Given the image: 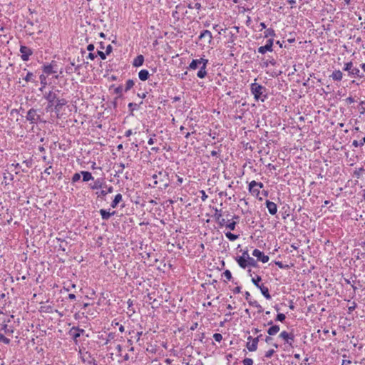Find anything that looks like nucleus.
Segmentation results:
<instances>
[{
	"label": "nucleus",
	"mask_w": 365,
	"mask_h": 365,
	"mask_svg": "<svg viewBox=\"0 0 365 365\" xmlns=\"http://www.w3.org/2000/svg\"><path fill=\"white\" fill-rule=\"evenodd\" d=\"M207 63L208 60L204 58H200V59H193L189 64L187 68L189 70H196L199 68L200 70L198 71L197 76L200 78H204L207 75L206 68Z\"/></svg>",
	"instance_id": "obj_1"
},
{
	"label": "nucleus",
	"mask_w": 365,
	"mask_h": 365,
	"mask_svg": "<svg viewBox=\"0 0 365 365\" xmlns=\"http://www.w3.org/2000/svg\"><path fill=\"white\" fill-rule=\"evenodd\" d=\"M153 178L155 180V185L161 183L165 189L170 185L168 173L165 170H160L158 173L154 174Z\"/></svg>",
	"instance_id": "obj_2"
},
{
	"label": "nucleus",
	"mask_w": 365,
	"mask_h": 365,
	"mask_svg": "<svg viewBox=\"0 0 365 365\" xmlns=\"http://www.w3.org/2000/svg\"><path fill=\"white\" fill-rule=\"evenodd\" d=\"M236 261L238 263L239 266L242 269H245L249 266L257 267L258 265L257 261L251 257H247V259L237 257Z\"/></svg>",
	"instance_id": "obj_3"
},
{
	"label": "nucleus",
	"mask_w": 365,
	"mask_h": 365,
	"mask_svg": "<svg viewBox=\"0 0 365 365\" xmlns=\"http://www.w3.org/2000/svg\"><path fill=\"white\" fill-rule=\"evenodd\" d=\"M343 70L348 71L349 76L351 77H364V76L361 74L359 69L353 66V63L351 61L346 63Z\"/></svg>",
	"instance_id": "obj_4"
},
{
	"label": "nucleus",
	"mask_w": 365,
	"mask_h": 365,
	"mask_svg": "<svg viewBox=\"0 0 365 365\" xmlns=\"http://www.w3.org/2000/svg\"><path fill=\"white\" fill-rule=\"evenodd\" d=\"M26 119L31 124H37L41 121V115L38 113L37 110L35 108H31L27 111Z\"/></svg>",
	"instance_id": "obj_5"
},
{
	"label": "nucleus",
	"mask_w": 365,
	"mask_h": 365,
	"mask_svg": "<svg viewBox=\"0 0 365 365\" xmlns=\"http://www.w3.org/2000/svg\"><path fill=\"white\" fill-rule=\"evenodd\" d=\"M265 90V87L259 84L255 83L251 85V91L256 100H259L261 98V96H262Z\"/></svg>",
	"instance_id": "obj_6"
},
{
	"label": "nucleus",
	"mask_w": 365,
	"mask_h": 365,
	"mask_svg": "<svg viewBox=\"0 0 365 365\" xmlns=\"http://www.w3.org/2000/svg\"><path fill=\"white\" fill-rule=\"evenodd\" d=\"M279 337L284 341V344H287L292 347L293 346L294 335L292 333L283 331L279 334Z\"/></svg>",
	"instance_id": "obj_7"
},
{
	"label": "nucleus",
	"mask_w": 365,
	"mask_h": 365,
	"mask_svg": "<svg viewBox=\"0 0 365 365\" xmlns=\"http://www.w3.org/2000/svg\"><path fill=\"white\" fill-rule=\"evenodd\" d=\"M21 58L24 61H27L29 57L33 55L34 52L31 48L26 46H20Z\"/></svg>",
	"instance_id": "obj_8"
},
{
	"label": "nucleus",
	"mask_w": 365,
	"mask_h": 365,
	"mask_svg": "<svg viewBox=\"0 0 365 365\" xmlns=\"http://www.w3.org/2000/svg\"><path fill=\"white\" fill-rule=\"evenodd\" d=\"M44 98L48 101V105L47 106V110L55 106L56 100H57V94L56 92L50 91L48 93H46L44 95Z\"/></svg>",
	"instance_id": "obj_9"
},
{
	"label": "nucleus",
	"mask_w": 365,
	"mask_h": 365,
	"mask_svg": "<svg viewBox=\"0 0 365 365\" xmlns=\"http://www.w3.org/2000/svg\"><path fill=\"white\" fill-rule=\"evenodd\" d=\"M85 332V330L83 329H80L77 327H73L70 331L69 334L73 338V341L76 344L78 343L77 339L81 336Z\"/></svg>",
	"instance_id": "obj_10"
},
{
	"label": "nucleus",
	"mask_w": 365,
	"mask_h": 365,
	"mask_svg": "<svg viewBox=\"0 0 365 365\" xmlns=\"http://www.w3.org/2000/svg\"><path fill=\"white\" fill-rule=\"evenodd\" d=\"M252 255L255 257L257 260L261 261L263 263H266L269 261V257L265 255L262 251L258 249H255L252 252Z\"/></svg>",
	"instance_id": "obj_11"
},
{
	"label": "nucleus",
	"mask_w": 365,
	"mask_h": 365,
	"mask_svg": "<svg viewBox=\"0 0 365 365\" xmlns=\"http://www.w3.org/2000/svg\"><path fill=\"white\" fill-rule=\"evenodd\" d=\"M247 340L249 341L246 345V347L247 348V349L250 351H256L257 349V344H258L257 339H254V338H252V336H249L247 337Z\"/></svg>",
	"instance_id": "obj_12"
},
{
	"label": "nucleus",
	"mask_w": 365,
	"mask_h": 365,
	"mask_svg": "<svg viewBox=\"0 0 365 365\" xmlns=\"http://www.w3.org/2000/svg\"><path fill=\"white\" fill-rule=\"evenodd\" d=\"M247 340L249 341L246 345V347L247 348V349L250 351H256L257 349V344H258L257 339H254V338H252V336H249L247 337Z\"/></svg>",
	"instance_id": "obj_13"
},
{
	"label": "nucleus",
	"mask_w": 365,
	"mask_h": 365,
	"mask_svg": "<svg viewBox=\"0 0 365 365\" xmlns=\"http://www.w3.org/2000/svg\"><path fill=\"white\" fill-rule=\"evenodd\" d=\"M265 204H266V207H267L269 212L271 215H275L277 213V205L274 202H271L269 200H267Z\"/></svg>",
	"instance_id": "obj_14"
},
{
	"label": "nucleus",
	"mask_w": 365,
	"mask_h": 365,
	"mask_svg": "<svg viewBox=\"0 0 365 365\" xmlns=\"http://www.w3.org/2000/svg\"><path fill=\"white\" fill-rule=\"evenodd\" d=\"M81 65H76L73 62L71 63L69 66H67L65 68L66 73L72 74L73 73L79 71Z\"/></svg>",
	"instance_id": "obj_15"
},
{
	"label": "nucleus",
	"mask_w": 365,
	"mask_h": 365,
	"mask_svg": "<svg viewBox=\"0 0 365 365\" xmlns=\"http://www.w3.org/2000/svg\"><path fill=\"white\" fill-rule=\"evenodd\" d=\"M268 325H272L267 330V333L270 336L275 335L277 334L279 330V325H272V321H270L267 323Z\"/></svg>",
	"instance_id": "obj_16"
},
{
	"label": "nucleus",
	"mask_w": 365,
	"mask_h": 365,
	"mask_svg": "<svg viewBox=\"0 0 365 365\" xmlns=\"http://www.w3.org/2000/svg\"><path fill=\"white\" fill-rule=\"evenodd\" d=\"M203 38H207L209 43L212 42L213 38L212 33L209 30H204L200 33L199 39H202Z\"/></svg>",
	"instance_id": "obj_17"
},
{
	"label": "nucleus",
	"mask_w": 365,
	"mask_h": 365,
	"mask_svg": "<svg viewBox=\"0 0 365 365\" xmlns=\"http://www.w3.org/2000/svg\"><path fill=\"white\" fill-rule=\"evenodd\" d=\"M330 77L334 80L336 81H340L342 80L343 78V73L340 70H335L332 72Z\"/></svg>",
	"instance_id": "obj_18"
},
{
	"label": "nucleus",
	"mask_w": 365,
	"mask_h": 365,
	"mask_svg": "<svg viewBox=\"0 0 365 365\" xmlns=\"http://www.w3.org/2000/svg\"><path fill=\"white\" fill-rule=\"evenodd\" d=\"M144 62V57L143 55H138L137 56L133 61V66L134 67H139L141 66L143 64Z\"/></svg>",
	"instance_id": "obj_19"
},
{
	"label": "nucleus",
	"mask_w": 365,
	"mask_h": 365,
	"mask_svg": "<svg viewBox=\"0 0 365 365\" xmlns=\"http://www.w3.org/2000/svg\"><path fill=\"white\" fill-rule=\"evenodd\" d=\"M258 288L260 289L261 293L267 299H270L272 298L271 295L269 294L268 287L264 286V284H262Z\"/></svg>",
	"instance_id": "obj_20"
},
{
	"label": "nucleus",
	"mask_w": 365,
	"mask_h": 365,
	"mask_svg": "<svg viewBox=\"0 0 365 365\" xmlns=\"http://www.w3.org/2000/svg\"><path fill=\"white\" fill-rule=\"evenodd\" d=\"M89 186L91 190H97L98 188H102L103 187V180L98 178L96 180H95L93 184H90Z\"/></svg>",
	"instance_id": "obj_21"
},
{
	"label": "nucleus",
	"mask_w": 365,
	"mask_h": 365,
	"mask_svg": "<svg viewBox=\"0 0 365 365\" xmlns=\"http://www.w3.org/2000/svg\"><path fill=\"white\" fill-rule=\"evenodd\" d=\"M66 103H67V101L66 99H64V98L58 99L57 98L56 104L54 106L55 110L56 111H59L61 110V108H62V106H65Z\"/></svg>",
	"instance_id": "obj_22"
},
{
	"label": "nucleus",
	"mask_w": 365,
	"mask_h": 365,
	"mask_svg": "<svg viewBox=\"0 0 365 365\" xmlns=\"http://www.w3.org/2000/svg\"><path fill=\"white\" fill-rule=\"evenodd\" d=\"M113 192V186H108L106 187V190H102L100 192H97L96 194L98 197H104L108 193H111Z\"/></svg>",
	"instance_id": "obj_23"
},
{
	"label": "nucleus",
	"mask_w": 365,
	"mask_h": 365,
	"mask_svg": "<svg viewBox=\"0 0 365 365\" xmlns=\"http://www.w3.org/2000/svg\"><path fill=\"white\" fill-rule=\"evenodd\" d=\"M99 212H100L102 219L104 220H108L112 215H113L115 214L114 211L113 212H109L103 209L100 210Z\"/></svg>",
	"instance_id": "obj_24"
},
{
	"label": "nucleus",
	"mask_w": 365,
	"mask_h": 365,
	"mask_svg": "<svg viewBox=\"0 0 365 365\" xmlns=\"http://www.w3.org/2000/svg\"><path fill=\"white\" fill-rule=\"evenodd\" d=\"M122 200H123V196H122V195H121V194H120V193H119V194H117V195L115 196V197H114L113 200V201H112V202H111V205H111V207H112L113 208L116 207H117V205H118V204L120 202H121V201H122Z\"/></svg>",
	"instance_id": "obj_25"
},
{
	"label": "nucleus",
	"mask_w": 365,
	"mask_h": 365,
	"mask_svg": "<svg viewBox=\"0 0 365 365\" xmlns=\"http://www.w3.org/2000/svg\"><path fill=\"white\" fill-rule=\"evenodd\" d=\"M138 77L143 81H146L149 77L148 71H147L145 69H143V70L140 71V72L138 73Z\"/></svg>",
	"instance_id": "obj_26"
},
{
	"label": "nucleus",
	"mask_w": 365,
	"mask_h": 365,
	"mask_svg": "<svg viewBox=\"0 0 365 365\" xmlns=\"http://www.w3.org/2000/svg\"><path fill=\"white\" fill-rule=\"evenodd\" d=\"M81 174L83 177V181L84 182H88L93 179L92 174L88 171H81Z\"/></svg>",
	"instance_id": "obj_27"
},
{
	"label": "nucleus",
	"mask_w": 365,
	"mask_h": 365,
	"mask_svg": "<svg viewBox=\"0 0 365 365\" xmlns=\"http://www.w3.org/2000/svg\"><path fill=\"white\" fill-rule=\"evenodd\" d=\"M43 71L47 75H51L56 73V71L53 70V66L51 64L45 65L43 68Z\"/></svg>",
	"instance_id": "obj_28"
},
{
	"label": "nucleus",
	"mask_w": 365,
	"mask_h": 365,
	"mask_svg": "<svg viewBox=\"0 0 365 365\" xmlns=\"http://www.w3.org/2000/svg\"><path fill=\"white\" fill-rule=\"evenodd\" d=\"M264 38H267V37H274L275 36V31L272 29V28H269V29H267L264 31Z\"/></svg>",
	"instance_id": "obj_29"
},
{
	"label": "nucleus",
	"mask_w": 365,
	"mask_h": 365,
	"mask_svg": "<svg viewBox=\"0 0 365 365\" xmlns=\"http://www.w3.org/2000/svg\"><path fill=\"white\" fill-rule=\"evenodd\" d=\"M134 86V81L132 79H129L125 83V87L124 89L125 92H128L129 90H130Z\"/></svg>",
	"instance_id": "obj_30"
},
{
	"label": "nucleus",
	"mask_w": 365,
	"mask_h": 365,
	"mask_svg": "<svg viewBox=\"0 0 365 365\" xmlns=\"http://www.w3.org/2000/svg\"><path fill=\"white\" fill-rule=\"evenodd\" d=\"M215 213L213 215V217H215V220H220V218L222 217V210H218L217 208H215Z\"/></svg>",
	"instance_id": "obj_31"
},
{
	"label": "nucleus",
	"mask_w": 365,
	"mask_h": 365,
	"mask_svg": "<svg viewBox=\"0 0 365 365\" xmlns=\"http://www.w3.org/2000/svg\"><path fill=\"white\" fill-rule=\"evenodd\" d=\"M187 7L190 9H195L197 10H200L201 4L200 3H197V2H196V3L190 2V3L188 4Z\"/></svg>",
	"instance_id": "obj_32"
},
{
	"label": "nucleus",
	"mask_w": 365,
	"mask_h": 365,
	"mask_svg": "<svg viewBox=\"0 0 365 365\" xmlns=\"http://www.w3.org/2000/svg\"><path fill=\"white\" fill-rule=\"evenodd\" d=\"M365 144V137H364L359 142L354 140L352 142V145L355 148L363 146Z\"/></svg>",
	"instance_id": "obj_33"
},
{
	"label": "nucleus",
	"mask_w": 365,
	"mask_h": 365,
	"mask_svg": "<svg viewBox=\"0 0 365 365\" xmlns=\"http://www.w3.org/2000/svg\"><path fill=\"white\" fill-rule=\"evenodd\" d=\"M225 236L227 237V239H229L230 241H235L236 240L238 237H239V235H235V234H232L230 232H227L225 233Z\"/></svg>",
	"instance_id": "obj_34"
},
{
	"label": "nucleus",
	"mask_w": 365,
	"mask_h": 365,
	"mask_svg": "<svg viewBox=\"0 0 365 365\" xmlns=\"http://www.w3.org/2000/svg\"><path fill=\"white\" fill-rule=\"evenodd\" d=\"M237 222L235 221H227L226 224V227L230 229V230H234L235 229Z\"/></svg>",
	"instance_id": "obj_35"
},
{
	"label": "nucleus",
	"mask_w": 365,
	"mask_h": 365,
	"mask_svg": "<svg viewBox=\"0 0 365 365\" xmlns=\"http://www.w3.org/2000/svg\"><path fill=\"white\" fill-rule=\"evenodd\" d=\"M249 191L252 193V195L257 197L259 194V189L256 186H252V189L249 186Z\"/></svg>",
	"instance_id": "obj_36"
},
{
	"label": "nucleus",
	"mask_w": 365,
	"mask_h": 365,
	"mask_svg": "<svg viewBox=\"0 0 365 365\" xmlns=\"http://www.w3.org/2000/svg\"><path fill=\"white\" fill-rule=\"evenodd\" d=\"M252 186L258 187V188H262L263 187V183L260 182H256L255 180H252L250 182V187L251 189H252Z\"/></svg>",
	"instance_id": "obj_37"
},
{
	"label": "nucleus",
	"mask_w": 365,
	"mask_h": 365,
	"mask_svg": "<svg viewBox=\"0 0 365 365\" xmlns=\"http://www.w3.org/2000/svg\"><path fill=\"white\" fill-rule=\"evenodd\" d=\"M257 51L259 53L264 54L266 52L269 51V48L267 45L258 48Z\"/></svg>",
	"instance_id": "obj_38"
},
{
	"label": "nucleus",
	"mask_w": 365,
	"mask_h": 365,
	"mask_svg": "<svg viewBox=\"0 0 365 365\" xmlns=\"http://www.w3.org/2000/svg\"><path fill=\"white\" fill-rule=\"evenodd\" d=\"M269 64L272 66H274L276 64V61L273 58L267 59V61L263 62V66L264 67H268Z\"/></svg>",
	"instance_id": "obj_39"
},
{
	"label": "nucleus",
	"mask_w": 365,
	"mask_h": 365,
	"mask_svg": "<svg viewBox=\"0 0 365 365\" xmlns=\"http://www.w3.org/2000/svg\"><path fill=\"white\" fill-rule=\"evenodd\" d=\"M262 280L261 277L257 276L256 277L252 278V283L258 288L261 284H259V282Z\"/></svg>",
	"instance_id": "obj_40"
},
{
	"label": "nucleus",
	"mask_w": 365,
	"mask_h": 365,
	"mask_svg": "<svg viewBox=\"0 0 365 365\" xmlns=\"http://www.w3.org/2000/svg\"><path fill=\"white\" fill-rule=\"evenodd\" d=\"M34 75L31 72H28L25 78H24L26 82L34 81Z\"/></svg>",
	"instance_id": "obj_41"
},
{
	"label": "nucleus",
	"mask_w": 365,
	"mask_h": 365,
	"mask_svg": "<svg viewBox=\"0 0 365 365\" xmlns=\"http://www.w3.org/2000/svg\"><path fill=\"white\" fill-rule=\"evenodd\" d=\"M2 329L6 334H11L14 332L13 329L8 327V325L6 324L3 325Z\"/></svg>",
	"instance_id": "obj_42"
},
{
	"label": "nucleus",
	"mask_w": 365,
	"mask_h": 365,
	"mask_svg": "<svg viewBox=\"0 0 365 365\" xmlns=\"http://www.w3.org/2000/svg\"><path fill=\"white\" fill-rule=\"evenodd\" d=\"M0 341L5 344H9L10 343V339L6 337L4 334H0Z\"/></svg>",
	"instance_id": "obj_43"
},
{
	"label": "nucleus",
	"mask_w": 365,
	"mask_h": 365,
	"mask_svg": "<svg viewBox=\"0 0 365 365\" xmlns=\"http://www.w3.org/2000/svg\"><path fill=\"white\" fill-rule=\"evenodd\" d=\"M81 173H76L72 177V182H76L77 181H78L81 178Z\"/></svg>",
	"instance_id": "obj_44"
},
{
	"label": "nucleus",
	"mask_w": 365,
	"mask_h": 365,
	"mask_svg": "<svg viewBox=\"0 0 365 365\" xmlns=\"http://www.w3.org/2000/svg\"><path fill=\"white\" fill-rule=\"evenodd\" d=\"M273 43H274V40L273 38H269L267 41V43L265 45H267V46H269V52H272L273 51Z\"/></svg>",
	"instance_id": "obj_45"
},
{
	"label": "nucleus",
	"mask_w": 365,
	"mask_h": 365,
	"mask_svg": "<svg viewBox=\"0 0 365 365\" xmlns=\"http://www.w3.org/2000/svg\"><path fill=\"white\" fill-rule=\"evenodd\" d=\"M213 339L217 341V342H220L222 339V336L221 334H219V333H215L213 334Z\"/></svg>",
	"instance_id": "obj_46"
},
{
	"label": "nucleus",
	"mask_w": 365,
	"mask_h": 365,
	"mask_svg": "<svg viewBox=\"0 0 365 365\" xmlns=\"http://www.w3.org/2000/svg\"><path fill=\"white\" fill-rule=\"evenodd\" d=\"M243 365H252L253 364V360L250 358H245L242 361Z\"/></svg>",
	"instance_id": "obj_47"
},
{
	"label": "nucleus",
	"mask_w": 365,
	"mask_h": 365,
	"mask_svg": "<svg viewBox=\"0 0 365 365\" xmlns=\"http://www.w3.org/2000/svg\"><path fill=\"white\" fill-rule=\"evenodd\" d=\"M223 276L227 279V280H230L231 278H232V274H231V272L230 270H225L224 272H223Z\"/></svg>",
	"instance_id": "obj_48"
},
{
	"label": "nucleus",
	"mask_w": 365,
	"mask_h": 365,
	"mask_svg": "<svg viewBox=\"0 0 365 365\" xmlns=\"http://www.w3.org/2000/svg\"><path fill=\"white\" fill-rule=\"evenodd\" d=\"M118 170L116 171L118 173H123V170L125 168V165L123 163H120L117 165Z\"/></svg>",
	"instance_id": "obj_49"
},
{
	"label": "nucleus",
	"mask_w": 365,
	"mask_h": 365,
	"mask_svg": "<svg viewBox=\"0 0 365 365\" xmlns=\"http://www.w3.org/2000/svg\"><path fill=\"white\" fill-rule=\"evenodd\" d=\"M285 318L286 317L284 314L279 313L277 315L276 320L282 322L283 321H284Z\"/></svg>",
	"instance_id": "obj_50"
},
{
	"label": "nucleus",
	"mask_w": 365,
	"mask_h": 365,
	"mask_svg": "<svg viewBox=\"0 0 365 365\" xmlns=\"http://www.w3.org/2000/svg\"><path fill=\"white\" fill-rule=\"evenodd\" d=\"M249 304H250V305L255 307L256 308L262 309V306L255 300V301H249Z\"/></svg>",
	"instance_id": "obj_51"
},
{
	"label": "nucleus",
	"mask_w": 365,
	"mask_h": 365,
	"mask_svg": "<svg viewBox=\"0 0 365 365\" xmlns=\"http://www.w3.org/2000/svg\"><path fill=\"white\" fill-rule=\"evenodd\" d=\"M23 164H24L27 168H29L32 166V160H25L23 161Z\"/></svg>",
	"instance_id": "obj_52"
},
{
	"label": "nucleus",
	"mask_w": 365,
	"mask_h": 365,
	"mask_svg": "<svg viewBox=\"0 0 365 365\" xmlns=\"http://www.w3.org/2000/svg\"><path fill=\"white\" fill-rule=\"evenodd\" d=\"M217 222L219 224L220 227L223 226L226 227V224L227 223V222H226L225 220L222 217L220 218V220H217Z\"/></svg>",
	"instance_id": "obj_53"
},
{
	"label": "nucleus",
	"mask_w": 365,
	"mask_h": 365,
	"mask_svg": "<svg viewBox=\"0 0 365 365\" xmlns=\"http://www.w3.org/2000/svg\"><path fill=\"white\" fill-rule=\"evenodd\" d=\"M123 88L121 86H118L115 89V93L119 95V96H121L122 95V93H123Z\"/></svg>",
	"instance_id": "obj_54"
},
{
	"label": "nucleus",
	"mask_w": 365,
	"mask_h": 365,
	"mask_svg": "<svg viewBox=\"0 0 365 365\" xmlns=\"http://www.w3.org/2000/svg\"><path fill=\"white\" fill-rule=\"evenodd\" d=\"M274 353V349H269L267 351H266L264 356L266 358H271Z\"/></svg>",
	"instance_id": "obj_55"
},
{
	"label": "nucleus",
	"mask_w": 365,
	"mask_h": 365,
	"mask_svg": "<svg viewBox=\"0 0 365 365\" xmlns=\"http://www.w3.org/2000/svg\"><path fill=\"white\" fill-rule=\"evenodd\" d=\"M200 194H201V199L203 202H205L207 199V195H206L205 190H200Z\"/></svg>",
	"instance_id": "obj_56"
},
{
	"label": "nucleus",
	"mask_w": 365,
	"mask_h": 365,
	"mask_svg": "<svg viewBox=\"0 0 365 365\" xmlns=\"http://www.w3.org/2000/svg\"><path fill=\"white\" fill-rule=\"evenodd\" d=\"M97 55H98L102 60H105L106 58V53H104V52H103L101 51H98Z\"/></svg>",
	"instance_id": "obj_57"
},
{
	"label": "nucleus",
	"mask_w": 365,
	"mask_h": 365,
	"mask_svg": "<svg viewBox=\"0 0 365 365\" xmlns=\"http://www.w3.org/2000/svg\"><path fill=\"white\" fill-rule=\"evenodd\" d=\"M128 108L130 110H135L136 108H137V104L136 103H130L128 104Z\"/></svg>",
	"instance_id": "obj_58"
},
{
	"label": "nucleus",
	"mask_w": 365,
	"mask_h": 365,
	"mask_svg": "<svg viewBox=\"0 0 365 365\" xmlns=\"http://www.w3.org/2000/svg\"><path fill=\"white\" fill-rule=\"evenodd\" d=\"M112 46L111 45H108L107 47H106V55H108L110 54L111 52H112Z\"/></svg>",
	"instance_id": "obj_59"
},
{
	"label": "nucleus",
	"mask_w": 365,
	"mask_h": 365,
	"mask_svg": "<svg viewBox=\"0 0 365 365\" xmlns=\"http://www.w3.org/2000/svg\"><path fill=\"white\" fill-rule=\"evenodd\" d=\"M51 170H52V166L50 165L49 167H48L47 168L45 169L44 173L49 175H51Z\"/></svg>",
	"instance_id": "obj_60"
},
{
	"label": "nucleus",
	"mask_w": 365,
	"mask_h": 365,
	"mask_svg": "<svg viewBox=\"0 0 365 365\" xmlns=\"http://www.w3.org/2000/svg\"><path fill=\"white\" fill-rule=\"evenodd\" d=\"M115 336V333H112V332L109 333L108 335L107 341H110V340L114 339Z\"/></svg>",
	"instance_id": "obj_61"
},
{
	"label": "nucleus",
	"mask_w": 365,
	"mask_h": 365,
	"mask_svg": "<svg viewBox=\"0 0 365 365\" xmlns=\"http://www.w3.org/2000/svg\"><path fill=\"white\" fill-rule=\"evenodd\" d=\"M346 101L347 103L351 104V103H354L355 101H354V98L350 96L346 99Z\"/></svg>",
	"instance_id": "obj_62"
},
{
	"label": "nucleus",
	"mask_w": 365,
	"mask_h": 365,
	"mask_svg": "<svg viewBox=\"0 0 365 365\" xmlns=\"http://www.w3.org/2000/svg\"><path fill=\"white\" fill-rule=\"evenodd\" d=\"M96 57V55L91 52L88 53V56L87 58L91 60H94Z\"/></svg>",
	"instance_id": "obj_63"
},
{
	"label": "nucleus",
	"mask_w": 365,
	"mask_h": 365,
	"mask_svg": "<svg viewBox=\"0 0 365 365\" xmlns=\"http://www.w3.org/2000/svg\"><path fill=\"white\" fill-rule=\"evenodd\" d=\"M351 364V361L350 360L344 359L342 361L341 365H349Z\"/></svg>",
	"instance_id": "obj_64"
}]
</instances>
